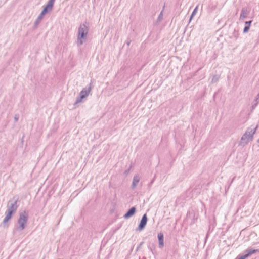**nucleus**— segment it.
I'll return each mask as SVG.
<instances>
[{
    "mask_svg": "<svg viewBox=\"0 0 259 259\" xmlns=\"http://www.w3.org/2000/svg\"><path fill=\"white\" fill-rule=\"evenodd\" d=\"M48 12V11H47L45 8L43 9L42 11H41V13L44 14V15L46 14Z\"/></svg>",
    "mask_w": 259,
    "mask_h": 259,
    "instance_id": "obj_24",
    "label": "nucleus"
},
{
    "mask_svg": "<svg viewBox=\"0 0 259 259\" xmlns=\"http://www.w3.org/2000/svg\"><path fill=\"white\" fill-rule=\"evenodd\" d=\"M154 182V179L153 180H152V181L151 182V183L149 184V186L150 187L151 185L153 184Z\"/></svg>",
    "mask_w": 259,
    "mask_h": 259,
    "instance_id": "obj_27",
    "label": "nucleus"
},
{
    "mask_svg": "<svg viewBox=\"0 0 259 259\" xmlns=\"http://www.w3.org/2000/svg\"><path fill=\"white\" fill-rule=\"evenodd\" d=\"M257 128L256 126L254 128H248L241 139V144H247L252 141L253 135Z\"/></svg>",
    "mask_w": 259,
    "mask_h": 259,
    "instance_id": "obj_3",
    "label": "nucleus"
},
{
    "mask_svg": "<svg viewBox=\"0 0 259 259\" xmlns=\"http://www.w3.org/2000/svg\"><path fill=\"white\" fill-rule=\"evenodd\" d=\"M220 78V76L218 75H215L213 76L211 80V83H215L217 82Z\"/></svg>",
    "mask_w": 259,
    "mask_h": 259,
    "instance_id": "obj_15",
    "label": "nucleus"
},
{
    "mask_svg": "<svg viewBox=\"0 0 259 259\" xmlns=\"http://www.w3.org/2000/svg\"><path fill=\"white\" fill-rule=\"evenodd\" d=\"M89 30V27L87 23L80 25L78 29L77 40L76 41L78 47L81 46L86 42Z\"/></svg>",
    "mask_w": 259,
    "mask_h": 259,
    "instance_id": "obj_1",
    "label": "nucleus"
},
{
    "mask_svg": "<svg viewBox=\"0 0 259 259\" xmlns=\"http://www.w3.org/2000/svg\"><path fill=\"white\" fill-rule=\"evenodd\" d=\"M42 19L40 18V17L38 16L35 20V22H34V27L35 28H36L38 25L40 23V22L42 21Z\"/></svg>",
    "mask_w": 259,
    "mask_h": 259,
    "instance_id": "obj_14",
    "label": "nucleus"
},
{
    "mask_svg": "<svg viewBox=\"0 0 259 259\" xmlns=\"http://www.w3.org/2000/svg\"><path fill=\"white\" fill-rule=\"evenodd\" d=\"M255 101L257 102H259V93L256 96V98L255 99Z\"/></svg>",
    "mask_w": 259,
    "mask_h": 259,
    "instance_id": "obj_21",
    "label": "nucleus"
},
{
    "mask_svg": "<svg viewBox=\"0 0 259 259\" xmlns=\"http://www.w3.org/2000/svg\"><path fill=\"white\" fill-rule=\"evenodd\" d=\"M258 251L257 249H248L245 251V252L246 253L245 254L242 255V256L244 258L246 259V258L248 257L250 255H251L252 254H254Z\"/></svg>",
    "mask_w": 259,
    "mask_h": 259,
    "instance_id": "obj_9",
    "label": "nucleus"
},
{
    "mask_svg": "<svg viewBox=\"0 0 259 259\" xmlns=\"http://www.w3.org/2000/svg\"><path fill=\"white\" fill-rule=\"evenodd\" d=\"M143 244V242H141L140 244V245L137 247L136 251H138L140 249V248L141 247V246Z\"/></svg>",
    "mask_w": 259,
    "mask_h": 259,
    "instance_id": "obj_25",
    "label": "nucleus"
},
{
    "mask_svg": "<svg viewBox=\"0 0 259 259\" xmlns=\"http://www.w3.org/2000/svg\"><path fill=\"white\" fill-rule=\"evenodd\" d=\"M147 217L146 214H145L143 215L141 222L139 225L138 228L137 230L141 231L142 230L146 225L147 222Z\"/></svg>",
    "mask_w": 259,
    "mask_h": 259,
    "instance_id": "obj_6",
    "label": "nucleus"
},
{
    "mask_svg": "<svg viewBox=\"0 0 259 259\" xmlns=\"http://www.w3.org/2000/svg\"><path fill=\"white\" fill-rule=\"evenodd\" d=\"M28 219V213L26 211L19 214V218L18 220V226H16L14 232L17 231H23L25 228V226Z\"/></svg>",
    "mask_w": 259,
    "mask_h": 259,
    "instance_id": "obj_2",
    "label": "nucleus"
},
{
    "mask_svg": "<svg viewBox=\"0 0 259 259\" xmlns=\"http://www.w3.org/2000/svg\"><path fill=\"white\" fill-rule=\"evenodd\" d=\"M19 116L17 115H15L14 116V120L15 122H17L18 120Z\"/></svg>",
    "mask_w": 259,
    "mask_h": 259,
    "instance_id": "obj_20",
    "label": "nucleus"
},
{
    "mask_svg": "<svg viewBox=\"0 0 259 259\" xmlns=\"http://www.w3.org/2000/svg\"><path fill=\"white\" fill-rule=\"evenodd\" d=\"M54 2L55 0H49L44 8L48 11V12L51 11L52 10Z\"/></svg>",
    "mask_w": 259,
    "mask_h": 259,
    "instance_id": "obj_11",
    "label": "nucleus"
},
{
    "mask_svg": "<svg viewBox=\"0 0 259 259\" xmlns=\"http://www.w3.org/2000/svg\"><path fill=\"white\" fill-rule=\"evenodd\" d=\"M136 209L135 207H132L128 210L126 214H124V218L126 219H128L134 215L136 213Z\"/></svg>",
    "mask_w": 259,
    "mask_h": 259,
    "instance_id": "obj_7",
    "label": "nucleus"
},
{
    "mask_svg": "<svg viewBox=\"0 0 259 259\" xmlns=\"http://www.w3.org/2000/svg\"><path fill=\"white\" fill-rule=\"evenodd\" d=\"M7 211H11L12 213H15L17 209V200H10L7 205Z\"/></svg>",
    "mask_w": 259,
    "mask_h": 259,
    "instance_id": "obj_5",
    "label": "nucleus"
},
{
    "mask_svg": "<svg viewBox=\"0 0 259 259\" xmlns=\"http://www.w3.org/2000/svg\"><path fill=\"white\" fill-rule=\"evenodd\" d=\"M252 23V21H246L245 23V26H248L249 27L250 26V24Z\"/></svg>",
    "mask_w": 259,
    "mask_h": 259,
    "instance_id": "obj_19",
    "label": "nucleus"
},
{
    "mask_svg": "<svg viewBox=\"0 0 259 259\" xmlns=\"http://www.w3.org/2000/svg\"><path fill=\"white\" fill-rule=\"evenodd\" d=\"M258 103V102H255V103L252 106V109H254L255 108V107L257 106Z\"/></svg>",
    "mask_w": 259,
    "mask_h": 259,
    "instance_id": "obj_22",
    "label": "nucleus"
},
{
    "mask_svg": "<svg viewBox=\"0 0 259 259\" xmlns=\"http://www.w3.org/2000/svg\"><path fill=\"white\" fill-rule=\"evenodd\" d=\"M164 7H165V6H164L163 10L161 12V13H160V14L158 16L157 21L159 22H160L163 19V9H164Z\"/></svg>",
    "mask_w": 259,
    "mask_h": 259,
    "instance_id": "obj_17",
    "label": "nucleus"
},
{
    "mask_svg": "<svg viewBox=\"0 0 259 259\" xmlns=\"http://www.w3.org/2000/svg\"><path fill=\"white\" fill-rule=\"evenodd\" d=\"M198 8V6H197L196 7V8L194 9V11H193V12L190 16V21H191L192 20V19L193 18L194 16L196 14V13L197 11Z\"/></svg>",
    "mask_w": 259,
    "mask_h": 259,
    "instance_id": "obj_16",
    "label": "nucleus"
},
{
    "mask_svg": "<svg viewBox=\"0 0 259 259\" xmlns=\"http://www.w3.org/2000/svg\"><path fill=\"white\" fill-rule=\"evenodd\" d=\"M92 90V83L91 82L88 88H83L79 93V96L76 98L74 105L80 103L82 100L87 98Z\"/></svg>",
    "mask_w": 259,
    "mask_h": 259,
    "instance_id": "obj_4",
    "label": "nucleus"
},
{
    "mask_svg": "<svg viewBox=\"0 0 259 259\" xmlns=\"http://www.w3.org/2000/svg\"><path fill=\"white\" fill-rule=\"evenodd\" d=\"M130 41H128V42H127V45L128 46H129V45H130Z\"/></svg>",
    "mask_w": 259,
    "mask_h": 259,
    "instance_id": "obj_28",
    "label": "nucleus"
},
{
    "mask_svg": "<svg viewBox=\"0 0 259 259\" xmlns=\"http://www.w3.org/2000/svg\"><path fill=\"white\" fill-rule=\"evenodd\" d=\"M258 103V102H255V103L252 106V109H254L255 108V107L257 106Z\"/></svg>",
    "mask_w": 259,
    "mask_h": 259,
    "instance_id": "obj_23",
    "label": "nucleus"
},
{
    "mask_svg": "<svg viewBox=\"0 0 259 259\" xmlns=\"http://www.w3.org/2000/svg\"><path fill=\"white\" fill-rule=\"evenodd\" d=\"M249 28H250V27H249L248 26H245L244 28V30H243V32L244 33L247 32L248 31Z\"/></svg>",
    "mask_w": 259,
    "mask_h": 259,
    "instance_id": "obj_18",
    "label": "nucleus"
},
{
    "mask_svg": "<svg viewBox=\"0 0 259 259\" xmlns=\"http://www.w3.org/2000/svg\"><path fill=\"white\" fill-rule=\"evenodd\" d=\"M140 177L139 175H136L134 176L133 182L131 186L132 189H134L137 187L138 184L140 181Z\"/></svg>",
    "mask_w": 259,
    "mask_h": 259,
    "instance_id": "obj_8",
    "label": "nucleus"
},
{
    "mask_svg": "<svg viewBox=\"0 0 259 259\" xmlns=\"http://www.w3.org/2000/svg\"><path fill=\"white\" fill-rule=\"evenodd\" d=\"M13 213L11 212V211H6V216L3 220V223L4 224L7 223L11 218L12 215Z\"/></svg>",
    "mask_w": 259,
    "mask_h": 259,
    "instance_id": "obj_12",
    "label": "nucleus"
},
{
    "mask_svg": "<svg viewBox=\"0 0 259 259\" xmlns=\"http://www.w3.org/2000/svg\"><path fill=\"white\" fill-rule=\"evenodd\" d=\"M158 239L159 247L163 248L164 246V237L162 233H159L158 234Z\"/></svg>",
    "mask_w": 259,
    "mask_h": 259,
    "instance_id": "obj_10",
    "label": "nucleus"
},
{
    "mask_svg": "<svg viewBox=\"0 0 259 259\" xmlns=\"http://www.w3.org/2000/svg\"><path fill=\"white\" fill-rule=\"evenodd\" d=\"M248 13V11L245 8H243L241 10V13L240 16V19H243L246 18Z\"/></svg>",
    "mask_w": 259,
    "mask_h": 259,
    "instance_id": "obj_13",
    "label": "nucleus"
},
{
    "mask_svg": "<svg viewBox=\"0 0 259 259\" xmlns=\"http://www.w3.org/2000/svg\"><path fill=\"white\" fill-rule=\"evenodd\" d=\"M44 14H42L41 12V13L38 15L39 17H40V18L41 19H43V17H44Z\"/></svg>",
    "mask_w": 259,
    "mask_h": 259,
    "instance_id": "obj_26",
    "label": "nucleus"
}]
</instances>
